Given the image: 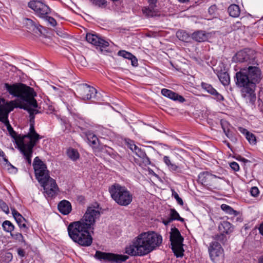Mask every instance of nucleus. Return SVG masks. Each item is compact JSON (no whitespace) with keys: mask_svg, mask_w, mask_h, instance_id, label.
<instances>
[{"mask_svg":"<svg viewBox=\"0 0 263 263\" xmlns=\"http://www.w3.org/2000/svg\"><path fill=\"white\" fill-rule=\"evenodd\" d=\"M261 70L257 66L249 65L247 69H241L234 77L236 86L240 89L241 96L251 102L256 100L254 93L256 84L261 79Z\"/></svg>","mask_w":263,"mask_h":263,"instance_id":"f257e3e1","label":"nucleus"},{"mask_svg":"<svg viewBox=\"0 0 263 263\" xmlns=\"http://www.w3.org/2000/svg\"><path fill=\"white\" fill-rule=\"evenodd\" d=\"M162 242L161 235L154 231L143 232L135 238L132 245L126 248L125 252L132 256H144L159 247Z\"/></svg>","mask_w":263,"mask_h":263,"instance_id":"f03ea898","label":"nucleus"},{"mask_svg":"<svg viewBox=\"0 0 263 263\" xmlns=\"http://www.w3.org/2000/svg\"><path fill=\"white\" fill-rule=\"evenodd\" d=\"M4 88L10 95L19 98L34 108L25 105H20L17 107L26 110L31 115H34L40 112L36 109L38 105L36 100L34 99L36 93L33 88L21 83H16L13 84L5 83Z\"/></svg>","mask_w":263,"mask_h":263,"instance_id":"7ed1b4c3","label":"nucleus"},{"mask_svg":"<svg viewBox=\"0 0 263 263\" xmlns=\"http://www.w3.org/2000/svg\"><path fill=\"white\" fill-rule=\"evenodd\" d=\"M90 230L80 220L70 222L67 227L69 237L74 242L83 247L90 246L92 242Z\"/></svg>","mask_w":263,"mask_h":263,"instance_id":"20e7f679","label":"nucleus"},{"mask_svg":"<svg viewBox=\"0 0 263 263\" xmlns=\"http://www.w3.org/2000/svg\"><path fill=\"white\" fill-rule=\"evenodd\" d=\"M108 190L112 199L119 205L127 206L133 201V194L125 186L114 183Z\"/></svg>","mask_w":263,"mask_h":263,"instance_id":"39448f33","label":"nucleus"},{"mask_svg":"<svg viewBox=\"0 0 263 263\" xmlns=\"http://www.w3.org/2000/svg\"><path fill=\"white\" fill-rule=\"evenodd\" d=\"M99 204L96 203L88 207L82 218L80 220L84 223L86 227L90 230L94 229L96 220L100 216V210Z\"/></svg>","mask_w":263,"mask_h":263,"instance_id":"423d86ee","label":"nucleus"},{"mask_svg":"<svg viewBox=\"0 0 263 263\" xmlns=\"http://www.w3.org/2000/svg\"><path fill=\"white\" fill-rule=\"evenodd\" d=\"M183 240L184 238L179 230L175 227L172 228L170 232V241L172 251L177 257H181L183 256Z\"/></svg>","mask_w":263,"mask_h":263,"instance_id":"0eeeda50","label":"nucleus"},{"mask_svg":"<svg viewBox=\"0 0 263 263\" xmlns=\"http://www.w3.org/2000/svg\"><path fill=\"white\" fill-rule=\"evenodd\" d=\"M42 138V137L38 134L34 127L32 126L29 128V132L27 134L17 138V146L33 148L38 141Z\"/></svg>","mask_w":263,"mask_h":263,"instance_id":"6e6552de","label":"nucleus"},{"mask_svg":"<svg viewBox=\"0 0 263 263\" xmlns=\"http://www.w3.org/2000/svg\"><path fill=\"white\" fill-rule=\"evenodd\" d=\"M33 167L36 179L40 184L44 183L45 182L52 179L49 176V172L46 165L39 157H36L34 159Z\"/></svg>","mask_w":263,"mask_h":263,"instance_id":"1a4fd4ad","label":"nucleus"},{"mask_svg":"<svg viewBox=\"0 0 263 263\" xmlns=\"http://www.w3.org/2000/svg\"><path fill=\"white\" fill-rule=\"evenodd\" d=\"M76 91L77 96L83 100L95 99L97 97V90L86 84H79Z\"/></svg>","mask_w":263,"mask_h":263,"instance_id":"9d476101","label":"nucleus"},{"mask_svg":"<svg viewBox=\"0 0 263 263\" xmlns=\"http://www.w3.org/2000/svg\"><path fill=\"white\" fill-rule=\"evenodd\" d=\"M28 6L34 11L37 16L43 19L51 12L50 8L47 5L37 0L30 1L28 3Z\"/></svg>","mask_w":263,"mask_h":263,"instance_id":"9b49d317","label":"nucleus"},{"mask_svg":"<svg viewBox=\"0 0 263 263\" xmlns=\"http://www.w3.org/2000/svg\"><path fill=\"white\" fill-rule=\"evenodd\" d=\"M95 257L100 260H103L117 263L125 261L129 258L128 256L125 255L106 253L99 251H96Z\"/></svg>","mask_w":263,"mask_h":263,"instance_id":"f8f14e48","label":"nucleus"},{"mask_svg":"<svg viewBox=\"0 0 263 263\" xmlns=\"http://www.w3.org/2000/svg\"><path fill=\"white\" fill-rule=\"evenodd\" d=\"M13 109L10 102L6 101L4 98H0V121L6 127L10 125L8 120V115Z\"/></svg>","mask_w":263,"mask_h":263,"instance_id":"ddd939ff","label":"nucleus"},{"mask_svg":"<svg viewBox=\"0 0 263 263\" xmlns=\"http://www.w3.org/2000/svg\"><path fill=\"white\" fill-rule=\"evenodd\" d=\"M41 185L43 187V193L47 198H51L56 196L59 187L55 180L53 179H49L48 181L45 182L44 183H42Z\"/></svg>","mask_w":263,"mask_h":263,"instance_id":"4468645a","label":"nucleus"},{"mask_svg":"<svg viewBox=\"0 0 263 263\" xmlns=\"http://www.w3.org/2000/svg\"><path fill=\"white\" fill-rule=\"evenodd\" d=\"M86 40L89 43H91L95 46L99 47L101 51H103L104 50L105 51H107L105 50V48L108 47L109 45L107 41L104 40L102 38L99 37L96 34L91 33H87L86 36Z\"/></svg>","mask_w":263,"mask_h":263,"instance_id":"2eb2a0df","label":"nucleus"},{"mask_svg":"<svg viewBox=\"0 0 263 263\" xmlns=\"http://www.w3.org/2000/svg\"><path fill=\"white\" fill-rule=\"evenodd\" d=\"M210 256L211 259L215 261L216 258L222 255L223 250L219 242L212 241L210 243L208 248Z\"/></svg>","mask_w":263,"mask_h":263,"instance_id":"dca6fc26","label":"nucleus"},{"mask_svg":"<svg viewBox=\"0 0 263 263\" xmlns=\"http://www.w3.org/2000/svg\"><path fill=\"white\" fill-rule=\"evenodd\" d=\"M235 61L237 62H248V64H255L256 62L254 58H251L250 55L246 51L241 50L238 51L234 58Z\"/></svg>","mask_w":263,"mask_h":263,"instance_id":"f3484780","label":"nucleus"},{"mask_svg":"<svg viewBox=\"0 0 263 263\" xmlns=\"http://www.w3.org/2000/svg\"><path fill=\"white\" fill-rule=\"evenodd\" d=\"M201 86L204 90L207 91L209 93L214 96V98L218 101L223 100V97L218 93L217 90L214 89L211 84L206 83L202 82Z\"/></svg>","mask_w":263,"mask_h":263,"instance_id":"a211bd4d","label":"nucleus"},{"mask_svg":"<svg viewBox=\"0 0 263 263\" xmlns=\"http://www.w3.org/2000/svg\"><path fill=\"white\" fill-rule=\"evenodd\" d=\"M135 153L140 159V162L138 164L139 166H146L151 164L150 159L146 155L145 152L142 148L139 147L137 149Z\"/></svg>","mask_w":263,"mask_h":263,"instance_id":"6ab92c4d","label":"nucleus"},{"mask_svg":"<svg viewBox=\"0 0 263 263\" xmlns=\"http://www.w3.org/2000/svg\"><path fill=\"white\" fill-rule=\"evenodd\" d=\"M161 94L174 101H177L179 102H183L185 101V99L178 93L166 88H163L161 90Z\"/></svg>","mask_w":263,"mask_h":263,"instance_id":"aec40b11","label":"nucleus"},{"mask_svg":"<svg viewBox=\"0 0 263 263\" xmlns=\"http://www.w3.org/2000/svg\"><path fill=\"white\" fill-rule=\"evenodd\" d=\"M12 214L21 229H28L25 223L26 219L14 208H11Z\"/></svg>","mask_w":263,"mask_h":263,"instance_id":"412c9836","label":"nucleus"},{"mask_svg":"<svg viewBox=\"0 0 263 263\" xmlns=\"http://www.w3.org/2000/svg\"><path fill=\"white\" fill-rule=\"evenodd\" d=\"M216 178V176L210 174L208 172H201L198 175L199 181L204 185H211L210 181Z\"/></svg>","mask_w":263,"mask_h":263,"instance_id":"4be33fe9","label":"nucleus"},{"mask_svg":"<svg viewBox=\"0 0 263 263\" xmlns=\"http://www.w3.org/2000/svg\"><path fill=\"white\" fill-rule=\"evenodd\" d=\"M59 212L63 215H68L72 210L71 204L67 200H63L59 202L58 205Z\"/></svg>","mask_w":263,"mask_h":263,"instance_id":"5701e85b","label":"nucleus"},{"mask_svg":"<svg viewBox=\"0 0 263 263\" xmlns=\"http://www.w3.org/2000/svg\"><path fill=\"white\" fill-rule=\"evenodd\" d=\"M156 5L143 7L142 9L143 13L147 17H155L160 15V13L157 9L156 8Z\"/></svg>","mask_w":263,"mask_h":263,"instance_id":"b1692460","label":"nucleus"},{"mask_svg":"<svg viewBox=\"0 0 263 263\" xmlns=\"http://www.w3.org/2000/svg\"><path fill=\"white\" fill-rule=\"evenodd\" d=\"M209 35V34L204 31L198 30L193 33L191 37L196 42H203L208 39Z\"/></svg>","mask_w":263,"mask_h":263,"instance_id":"393cba45","label":"nucleus"},{"mask_svg":"<svg viewBox=\"0 0 263 263\" xmlns=\"http://www.w3.org/2000/svg\"><path fill=\"white\" fill-rule=\"evenodd\" d=\"M20 152L23 154L24 158L29 165L31 164V157L33 154V148L17 146Z\"/></svg>","mask_w":263,"mask_h":263,"instance_id":"a878e982","label":"nucleus"},{"mask_svg":"<svg viewBox=\"0 0 263 263\" xmlns=\"http://www.w3.org/2000/svg\"><path fill=\"white\" fill-rule=\"evenodd\" d=\"M218 229L221 233L229 234L233 231L234 228L230 222L227 221H223L219 224Z\"/></svg>","mask_w":263,"mask_h":263,"instance_id":"bb28decb","label":"nucleus"},{"mask_svg":"<svg viewBox=\"0 0 263 263\" xmlns=\"http://www.w3.org/2000/svg\"><path fill=\"white\" fill-rule=\"evenodd\" d=\"M239 131L245 136L250 144L255 145L256 143V138L254 134L249 132L247 129L240 127L238 128Z\"/></svg>","mask_w":263,"mask_h":263,"instance_id":"cd10ccee","label":"nucleus"},{"mask_svg":"<svg viewBox=\"0 0 263 263\" xmlns=\"http://www.w3.org/2000/svg\"><path fill=\"white\" fill-rule=\"evenodd\" d=\"M26 25L27 28L31 31H33L36 33H42L41 29L43 28L42 26L36 24L30 18L26 19Z\"/></svg>","mask_w":263,"mask_h":263,"instance_id":"c85d7f7f","label":"nucleus"},{"mask_svg":"<svg viewBox=\"0 0 263 263\" xmlns=\"http://www.w3.org/2000/svg\"><path fill=\"white\" fill-rule=\"evenodd\" d=\"M221 127L223 129V131L224 133L226 136L228 138H229L232 141L236 142L237 139L233 136V133L231 131H230V129L228 128L229 124H228V122H227L226 121L221 122Z\"/></svg>","mask_w":263,"mask_h":263,"instance_id":"c756f323","label":"nucleus"},{"mask_svg":"<svg viewBox=\"0 0 263 263\" xmlns=\"http://www.w3.org/2000/svg\"><path fill=\"white\" fill-rule=\"evenodd\" d=\"M228 12L230 16L233 17H238L240 13V9L236 4H231L228 8Z\"/></svg>","mask_w":263,"mask_h":263,"instance_id":"7c9ffc66","label":"nucleus"},{"mask_svg":"<svg viewBox=\"0 0 263 263\" xmlns=\"http://www.w3.org/2000/svg\"><path fill=\"white\" fill-rule=\"evenodd\" d=\"M66 154L68 157L73 161H77L80 157L78 151L71 147H69L67 149Z\"/></svg>","mask_w":263,"mask_h":263,"instance_id":"2f4dec72","label":"nucleus"},{"mask_svg":"<svg viewBox=\"0 0 263 263\" xmlns=\"http://www.w3.org/2000/svg\"><path fill=\"white\" fill-rule=\"evenodd\" d=\"M87 139L90 145L95 147L99 139L97 137L92 133L88 132L86 134Z\"/></svg>","mask_w":263,"mask_h":263,"instance_id":"473e14b6","label":"nucleus"},{"mask_svg":"<svg viewBox=\"0 0 263 263\" xmlns=\"http://www.w3.org/2000/svg\"><path fill=\"white\" fill-rule=\"evenodd\" d=\"M177 38L182 41L189 42L191 39L190 35L186 31L184 30H179L176 32Z\"/></svg>","mask_w":263,"mask_h":263,"instance_id":"72a5a7b5","label":"nucleus"},{"mask_svg":"<svg viewBox=\"0 0 263 263\" xmlns=\"http://www.w3.org/2000/svg\"><path fill=\"white\" fill-rule=\"evenodd\" d=\"M163 161L167 165L170 171L172 172L177 171L179 167L176 164L172 163L169 157L165 156L163 157Z\"/></svg>","mask_w":263,"mask_h":263,"instance_id":"f704fd0d","label":"nucleus"},{"mask_svg":"<svg viewBox=\"0 0 263 263\" xmlns=\"http://www.w3.org/2000/svg\"><path fill=\"white\" fill-rule=\"evenodd\" d=\"M221 209L222 211L225 212L226 213L229 214L230 215L237 216L239 214V212L238 211L234 210L230 206H229L227 204H221Z\"/></svg>","mask_w":263,"mask_h":263,"instance_id":"c9c22d12","label":"nucleus"},{"mask_svg":"<svg viewBox=\"0 0 263 263\" xmlns=\"http://www.w3.org/2000/svg\"><path fill=\"white\" fill-rule=\"evenodd\" d=\"M218 78L221 83L224 85H228L230 83V77L229 74L226 72L220 73L218 75Z\"/></svg>","mask_w":263,"mask_h":263,"instance_id":"e433bc0d","label":"nucleus"},{"mask_svg":"<svg viewBox=\"0 0 263 263\" xmlns=\"http://www.w3.org/2000/svg\"><path fill=\"white\" fill-rule=\"evenodd\" d=\"M170 218L172 221L177 220L181 222L184 221V218L181 217L179 213L174 209L170 210Z\"/></svg>","mask_w":263,"mask_h":263,"instance_id":"4c0bfd02","label":"nucleus"},{"mask_svg":"<svg viewBox=\"0 0 263 263\" xmlns=\"http://www.w3.org/2000/svg\"><path fill=\"white\" fill-rule=\"evenodd\" d=\"M3 230L6 232L12 233L14 229V226L9 220H5L2 223Z\"/></svg>","mask_w":263,"mask_h":263,"instance_id":"58836bf2","label":"nucleus"},{"mask_svg":"<svg viewBox=\"0 0 263 263\" xmlns=\"http://www.w3.org/2000/svg\"><path fill=\"white\" fill-rule=\"evenodd\" d=\"M1 257L3 262L9 263L12 261L13 255L10 252L4 251L1 253Z\"/></svg>","mask_w":263,"mask_h":263,"instance_id":"ea45409f","label":"nucleus"},{"mask_svg":"<svg viewBox=\"0 0 263 263\" xmlns=\"http://www.w3.org/2000/svg\"><path fill=\"white\" fill-rule=\"evenodd\" d=\"M11 236L13 239L18 242L23 243L24 245H27L24 236L21 233L17 232L15 233H11Z\"/></svg>","mask_w":263,"mask_h":263,"instance_id":"a19ab883","label":"nucleus"},{"mask_svg":"<svg viewBox=\"0 0 263 263\" xmlns=\"http://www.w3.org/2000/svg\"><path fill=\"white\" fill-rule=\"evenodd\" d=\"M92 4L99 8H105L107 5L106 0H89Z\"/></svg>","mask_w":263,"mask_h":263,"instance_id":"79ce46f5","label":"nucleus"},{"mask_svg":"<svg viewBox=\"0 0 263 263\" xmlns=\"http://www.w3.org/2000/svg\"><path fill=\"white\" fill-rule=\"evenodd\" d=\"M224 233H221L219 234L215 235L213 237V239L215 240L214 241H219L220 243L224 245L227 241V237L226 235L224 234Z\"/></svg>","mask_w":263,"mask_h":263,"instance_id":"37998d69","label":"nucleus"},{"mask_svg":"<svg viewBox=\"0 0 263 263\" xmlns=\"http://www.w3.org/2000/svg\"><path fill=\"white\" fill-rule=\"evenodd\" d=\"M125 143L127 146V147L133 152H135L137 151V149H138L139 147H138L135 144L134 141L130 139H126L125 140Z\"/></svg>","mask_w":263,"mask_h":263,"instance_id":"c03bdc74","label":"nucleus"},{"mask_svg":"<svg viewBox=\"0 0 263 263\" xmlns=\"http://www.w3.org/2000/svg\"><path fill=\"white\" fill-rule=\"evenodd\" d=\"M7 130L9 132L10 135H11V136L15 139V142H16V144H17V142H18V139H17V138L20 136H22L21 135H17V133L13 130V128L12 127V126L10 125L9 126H8L7 127Z\"/></svg>","mask_w":263,"mask_h":263,"instance_id":"a18cd8bd","label":"nucleus"},{"mask_svg":"<svg viewBox=\"0 0 263 263\" xmlns=\"http://www.w3.org/2000/svg\"><path fill=\"white\" fill-rule=\"evenodd\" d=\"M118 55L122 57L125 59H129L133 57V54L125 50H120L118 52Z\"/></svg>","mask_w":263,"mask_h":263,"instance_id":"49530a36","label":"nucleus"},{"mask_svg":"<svg viewBox=\"0 0 263 263\" xmlns=\"http://www.w3.org/2000/svg\"><path fill=\"white\" fill-rule=\"evenodd\" d=\"M172 196H173L175 199L176 200L177 203L180 205H183V201L182 199L179 197L178 194L174 189H171Z\"/></svg>","mask_w":263,"mask_h":263,"instance_id":"de8ad7c7","label":"nucleus"},{"mask_svg":"<svg viewBox=\"0 0 263 263\" xmlns=\"http://www.w3.org/2000/svg\"><path fill=\"white\" fill-rule=\"evenodd\" d=\"M0 208L6 214L9 213V209L8 205L2 200L0 199Z\"/></svg>","mask_w":263,"mask_h":263,"instance_id":"09e8293b","label":"nucleus"},{"mask_svg":"<svg viewBox=\"0 0 263 263\" xmlns=\"http://www.w3.org/2000/svg\"><path fill=\"white\" fill-rule=\"evenodd\" d=\"M45 21L48 22L49 24L51 25L52 27H54L57 25L56 20L52 17L49 16L48 15H46V16L43 18Z\"/></svg>","mask_w":263,"mask_h":263,"instance_id":"8fccbe9b","label":"nucleus"},{"mask_svg":"<svg viewBox=\"0 0 263 263\" xmlns=\"http://www.w3.org/2000/svg\"><path fill=\"white\" fill-rule=\"evenodd\" d=\"M0 157H3L4 161H5L7 164H8V166L10 167L8 168V170H9L10 168H11L12 169H16V168L15 167H14L10 162H9L8 159L6 158L4 152L1 148H0Z\"/></svg>","mask_w":263,"mask_h":263,"instance_id":"3c124183","label":"nucleus"},{"mask_svg":"<svg viewBox=\"0 0 263 263\" xmlns=\"http://www.w3.org/2000/svg\"><path fill=\"white\" fill-rule=\"evenodd\" d=\"M259 190L257 187L254 186L251 189L250 194L253 197H257L259 194Z\"/></svg>","mask_w":263,"mask_h":263,"instance_id":"603ef678","label":"nucleus"},{"mask_svg":"<svg viewBox=\"0 0 263 263\" xmlns=\"http://www.w3.org/2000/svg\"><path fill=\"white\" fill-rule=\"evenodd\" d=\"M231 168L234 171L237 172L239 170V166L236 162H232L230 163Z\"/></svg>","mask_w":263,"mask_h":263,"instance_id":"864d4df0","label":"nucleus"},{"mask_svg":"<svg viewBox=\"0 0 263 263\" xmlns=\"http://www.w3.org/2000/svg\"><path fill=\"white\" fill-rule=\"evenodd\" d=\"M234 158L235 159H236L237 160L242 161V162H243L244 163H247V162H249V161L248 159H247L241 157L239 155H235L234 156Z\"/></svg>","mask_w":263,"mask_h":263,"instance_id":"5fc2aeb1","label":"nucleus"},{"mask_svg":"<svg viewBox=\"0 0 263 263\" xmlns=\"http://www.w3.org/2000/svg\"><path fill=\"white\" fill-rule=\"evenodd\" d=\"M17 253L18 255L21 258H23L25 256L26 252L25 250L21 248L17 249Z\"/></svg>","mask_w":263,"mask_h":263,"instance_id":"6e6d98bb","label":"nucleus"},{"mask_svg":"<svg viewBox=\"0 0 263 263\" xmlns=\"http://www.w3.org/2000/svg\"><path fill=\"white\" fill-rule=\"evenodd\" d=\"M129 60H130L131 61V63H132V66H135V67L138 66V60L136 58L135 56L133 55V57H131V58H130Z\"/></svg>","mask_w":263,"mask_h":263,"instance_id":"4d7b16f0","label":"nucleus"},{"mask_svg":"<svg viewBox=\"0 0 263 263\" xmlns=\"http://www.w3.org/2000/svg\"><path fill=\"white\" fill-rule=\"evenodd\" d=\"M29 117H30V128H31L32 126L33 127H34L35 116L33 115L29 114Z\"/></svg>","mask_w":263,"mask_h":263,"instance_id":"13d9d810","label":"nucleus"},{"mask_svg":"<svg viewBox=\"0 0 263 263\" xmlns=\"http://www.w3.org/2000/svg\"><path fill=\"white\" fill-rule=\"evenodd\" d=\"M241 23L240 22H237L236 23L234 24L232 27V29L233 30H236L239 29L241 27Z\"/></svg>","mask_w":263,"mask_h":263,"instance_id":"bf43d9fd","label":"nucleus"},{"mask_svg":"<svg viewBox=\"0 0 263 263\" xmlns=\"http://www.w3.org/2000/svg\"><path fill=\"white\" fill-rule=\"evenodd\" d=\"M149 5L155 6L157 3V0H147Z\"/></svg>","mask_w":263,"mask_h":263,"instance_id":"052dcab7","label":"nucleus"},{"mask_svg":"<svg viewBox=\"0 0 263 263\" xmlns=\"http://www.w3.org/2000/svg\"><path fill=\"white\" fill-rule=\"evenodd\" d=\"M258 230L259 233L263 236V222L260 224Z\"/></svg>","mask_w":263,"mask_h":263,"instance_id":"680f3d73","label":"nucleus"},{"mask_svg":"<svg viewBox=\"0 0 263 263\" xmlns=\"http://www.w3.org/2000/svg\"><path fill=\"white\" fill-rule=\"evenodd\" d=\"M172 221V220H171V219L169 218L167 220H163V222L165 225H167Z\"/></svg>","mask_w":263,"mask_h":263,"instance_id":"e2e57ef3","label":"nucleus"},{"mask_svg":"<svg viewBox=\"0 0 263 263\" xmlns=\"http://www.w3.org/2000/svg\"><path fill=\"white\" fill-rule=\"evenodd\" d=\"M258 263H263V255L258 258Z\"/></svg>","mask_w":263,"mask_h":263,"instance_id":"0e129e2a","label":"nucleus"},{"mask_svg":"<svg viewBox=\"0 0 263 263\" xmlns=\"http://www.w3.org/2000/svg\"><path fill=\"white\" fill-rule=\"evenodd\" d=\"M180 2L184 3L186 2H189L190 0H178Z\"/></svg>","mask_w":263,"mask_h":263,"instance_id":"69168bd1","label":"nucleus"},{"mask_svg":"<svg viewBox=\"0 0 263 263\" xmlns=\"http://www.w3.org/2000/svg\"><path fill=\"white\" fill-rule=\"evenodd\" d=\"M3 6H4L3 3L0 1V8H2Z\"/></svg>","mask_w":263,"mask_h":263,"instance_id":"338daca9","label":"nucleus"},{"mask_svg":"<svg viewBox=\"0 0 263 263\" xmlns=\"http://www.w3.org/2000/svg\"><path fill=\"white\" fill-rule=\"evenodd\" d=\"M227 146H228L229 148H231V147H230V143H229V142H227Z\"/></svg>","mask_w":263,"mask_h":263,"instance_id":"774afa93","label":"nucleus"}]
</instances>
